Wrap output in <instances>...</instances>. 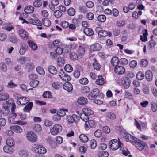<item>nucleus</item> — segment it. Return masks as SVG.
Returning <instances> with one entry per match:
<instances>
[{"label":"nucleus","mask_w":157,"mask_h":157,"mask_svg":"<svg viewBox=\"0 0 157 157\" xmlns=\"http://www.w3.org/2000/svg\"><path fill=\"white\" fill-rule=\"evenodd\" d=\"M33 151L40 154H44L46 152V149L42 145L34 144L32 147Z\"/></svg>","instance_id":"f257e3e1"},{"label":"nucleus","mask_w":157,"mask_h":157,"mask_svg":"<svg viewBox=\"0 0 157 157\" xmlns=\"http://www.w3.org/2000/svg\"><path fill=\"white\" fill-rule=\"evenodd\" d=\"M62 130V126L59 124H55L50 129V132L53 135H56L61 132Z\"/></svg>","instance_id":"f03ea898"},{"label":"nucleus","mask_w":157,"mask_h":157,"mask_svg":"<svg viewBox=\"0 0 157 157\" xmlns=\"http://www.w3.org/2000/svg\"><path fill=\"white\" fill-rule=\"evenodd\" d=\"M96 32L98 33L99 37H105L108 35V32L105 30H103L101 27H98L95 29Z\"/></svg>","instance_id":"7ed1b4c3"},{"label":"nucleus","mask_w":157,"mask_h":157,"mask_svg":"<svg viewBox=\"0 0 157 157\" xmlns=\"http://www.w3.org/2000/svg\"><path fill=\"white\" fill-rule=\"evenodd\" d=\"M135 141L136 147L140 151L143 150L144 147H147V145L146 144L139 139L137 138Z\"/></svg>","instance_id":"20e7f679"},{"label":"nucleus","mask_w":157,"mask_h":157,"mask_svg":"<svg viewBox=\"0 0 157 157\" xmlns=\"http://www.w3.org/2000/svg\"><path fill=\"white\" fill-rule=\"evenodd\" d=\"M29 101V98L21 97L17 99V103L19 105H25L28 103Z\"/></svg>","instance_id":"39448f33"},{"label":"nucleus","mask_w":157,"mask_h":157,"mask_svg":"<svg viewBox=\"0 0 157 157\" xmlns=\"http://www.w3.org/2000/svg\"><path fill=\"white\" fill-rule=\"evenodd\" d=\"M26 138L29 141L31 142H35L37 139L36 135L32 132H29L27 133Z\"/></svg>","instance_id":"423d86ee"},{"label":"nucleus","mask_w":157,"mask_h":157,"mask_svg":"<svg viewBox=\"0 0 157 157\" xmlns=\"http://www.w3.org/2000/svg\"><path fill=\"white\" fill-rule=\"evenodd\" d=\"M99 93V90L98 88L93 89L92 91L88 95V97L90 100H92L97 97Z\"/></svg>","instance_id":"0eeeda50"},{"label":"nucleus","mask_w":157,"mask_h":157,"mask_svg":"<svg viewBox=\"0 0 157 157\" xmlns=\"http://www.w3.org/2000/svg\"><path fill=\"white\" fill-rule=\"evenodd\" d=\"M60 70L61 71L59 73V75L60 77L63 80L65 81H68L71 80V77L63 72L62 69H61Z\"/></svg>","instance_id":"6e6552de"},{"label":"nucleus","mask_w":157,"mask_h":157,"mask_svg":"<svg viewBox=\"0 0 157 157\" xmlns=\"http://www.w3.org/2000/svg\"><path fill=\"white\" fill-rule=\"evenodd\" d=\"M130 79L127 78H124L122 81V86L125 89L128 88L130 85Z\"/></svg>","instance_id":"1a4fd4ad"},{"label":"nucleus","mask_w":157,"mask_h":157,"mask_svg":"<svg viewBox=\"0 0 157 157\" xmlns=\"http://www.w3.org/2000/svg\"><path fill=\"white\" fill-rule=\"evenodd\" d=\"M114 70L116 73L118 75H122L125 72V69L122 66H117L115 67Z\"/></svg>","instance_id":"9d476101"},{"label":"nucleus","mask_w":157,"mask_h":157,"mask_svg":"<svg viewBox=\"0 0 157 157\" xmlns=\"http://www.w3.org/2000/svg\"><path fill=\"white\" fill-rule=\"evenodd\" d=\"M19 34L21 37L23 39L27 40L28 39V33L24 30H21L19 31Z\"/></svg>","instance_id":"9b49d317"},{"label":"nucleus","mask_w":157,"mask_h":157,"mask_svg":"<svg viewBox=\"0 0 157 157\" xmlns=\"http://www.w3.org/2000/svg\"><path fill=\"white\" fill-rule=\"evenodd\" d=\"M64 89L68 92H71L73 90L72 85L70 83L67 82L65 83L63 86Z\"/></svg>","instance_id":"f8f14e48"},{"label":"nucleus","mask_w":157,"mask_h":157,"mask_svg":"<svg viewBox=\"0 0 157 157\" xmlns=\"http://www.w3.org/2000/svg\"><path fill=\"white\" fill-rule=\"evenodd\" d=\"M79 117L75 114H73L71 116H69L67 117V120L69 123H73L75 121V119L78 118Z\"/></svg>","instance_id":"ddd939ff"},{"label":"nucleus","mask_w":157,"mask_h":157,"mask_svg":"<svg viewBox=\"0 0 157 157\" xmlns=\"http://www.w3.org/2000/svg\"><path fill=\"white\" fill-rule=\"evenodd\" d=\"M10 128L14 132L18 133H21L23 130L22 128L18 125L12 126L10 127Z\"/></svg>","instance_id":"4468645a"},{"label":"nucleus","mask_w":157,"mask_h":157,"mask_svg":"<svg viewBox=\"0 0 157 157\" xmlns=\"http://www.w3.org/2000/svg\"><path fill=\"white\" fill-rule=\"evenodd\" d=\"M102 46L99 43H95L90 46L91 49L94 51H99L102 48Z\"/></svg>","instance_id":"2eb2a0df"},{"label":"nucleus","mask_w":157,"mask_h":157,"mask_svg":"<svg viewBox=\"0 0 157 157\" xmlns=\"http://www.w3.org/2000/svg\"><path fill=\"white\" fill-rule=\"evenodd\" d=\"M83 31L84 33L88 36H92L94 34V32L93 30L89 28H85Z\"/></svg>","instance_id":"dca6fc26"},{"label":"nucleus","mask_w":157,"mask_h":157,"mask_svg":"<svg viewBox=\"0 0 157 157\" xmlns=\"http://www.w3.org/2000/svg\"><path fill=\"white\" fill-rule=\"evenodd\" d=\"M17 116V114L15 113H11L9 115L8 121L11 124L15 123V121H14V119Z\"/></svg>","instance_id":"f3484780"},{"label":"nucleus","mask_w":157,"mask_h":157,"mask_svg":"<svg viewBox=\"0 0 157 157\" xmlns=\"http://www.w3.org/2000/svg\"><path fill=\"white\" fill-rule=\"evenodd\" d=\"M34 8L32 6L29 5L26 6L24 10V11L26 14H30L34 11Z\"/></svg>","instance_id":"a211bd4d"},{"label":"nucleus","mask_w":157,"mask_h":157,"mask_svg":"<svg viewBox=\"0 0 157 157\" xmlns=\"http://www.w3.org/2000/svg\"><path fill=\"white\" fill-rule=\"evenodd\" d=\"M28 44L30 48L34 51L38 49V46L36 43L34 41L31 40H28Z\"/></svg>","instance_id":"6ab92c4d"},{"label":"nucleus","mask_w":157,"mask_h":157,"mask_svg":"<svg viewBox=\"0 0 157 157\" xmlns=\"http://www.w3.org/2000/svg\"><path fill=\"white\" fill-rule=\"evenodd\" d=\"M29 23L37 25L38 26H41L42 25V23L39 20L30 19L29 20Z\"/></svg>","instance_id":"aec40b11"},{"label":"nucleus","mask_w":157,"mask_h":157,"mask_svg":"<svg viewBox=\"0 0 157 157\" xmlns=\"http://www.w3.org/2000/svg\"><path fill=\"white\" fill-rule=\"evenodd\" d=\"M27 48V45L25 44H22L19 51L20 54L21 55H23L26 51Z\"/></svg>","instance_id":"412c9836"},{"label":"nucleus","mask_w":157,"mask_h":157,"mask_svg":"<svg viewBox=\"0 0 157 157\" xmlns=\"http://www.w3.org/2000/svg\"><path fill=\"white\" fill-rule=\"evenodd\" d=\"M120 145L121 144L120 142H116V143H115L111 144L110 145V147L111 149H112L113 150H115L118 149L120 146Z\"/></svg>","instance_id":"4be33fe9"},{"label":"nucleus","mask_w":157,"mask_h":157,"mask_svg":"<svg viewBox=\"0 0 157 157\" xmlns=\"http://www.w3.org/2000/svg\"><path fill=\"white\" fill-rule=\"evenodd\" d=\"M9 98V95L6 92H2L0 93V101H3Z\"/></svg>","instance_id":"5701e85b"},{"label":"nucleus","mask_w":157,"mask_h":157,"mask_svg":"<svg viewBox=\"0 0 157 157\" xmlns=\"http://www.w3.org/2000/svg\"><path fill=\"white\" fill-rule=\"evenodd\" d=\"M78 104L83 105L86 104L88 102L87 98L84 97H81L79 98L77 101Z\"/></svg>","instance_id":"b1692460"},{"label":"nucleus","mask_w":157,"mask_h":157,"mask_svg":"<svg viewBox=\"0 0 157 157\" xmlns=\"http://www.w3.org/2000/svg\"><path fill=\"white\" fill-rule=\"evenodd\" d=\"M145 76L147 80L149 81H151L152 79V73L150 70H147L146 71L145 73Z\"/></svg>","instance_id":"393cba45"},{"label":"nucleus","mask_w":157,"mask_h":157,"mask_svg":"<svg viewBox=\"0 0 157 157\" xmlns=\"http://www.w3.org/2000/svg\"><path fill=\"white\" fill-rule=\"evenodd\" d=\"M104 83V79L102 78L101 75H99L98 79L96 81V83L97 85H102Z\"/></svg>","instance_id":"a878e982"},{"label":"nucleus","mask_w":157,"mask_h":157,"mask_svg":"<svg viewBox=\"0 0 157 157\" xmlns=\"http://www.w3.org/2000/svg\"><path fill=\"white\" fill-rule=\"evenodd\" d=\"M33 105V102H29L23 109V111L25 112H28L30 111L32 109Z\"/></svg>","instance_id":"bb28decb"},{"label":"nucleus","mask_w":157,"mask_h":157,"mask_svg":"<svg viewBox=\"0 0 157 157\" xmlns=\"http://www.w3.org/2000/svg\"><path fill=\"white\" fill-rule=\"evenodd\" d=\"M48 70L49 73L53 75L56 74L58 72L56 68L52 65L48 67Z\"/></svg>","instance_id":"cd10ccee"},{"label":"nucleus","mask_w":157,"mask_h":157,"mask_svg":"<svg viewBox=\"0 0 157 157\" xmlns=\"http://www.w3.org/2000/svg\"><path fill=\"white\" fill-rule=\"evenodd\" d=\"M120 62V60H119L118 58L117 57H113L112 58L111 60V64L115 67L117 66L118 63Z\"/></svg>","instance_id":"c85d7f7f"},{"label":"nucleus","mask_w":157,"mask_h":157,"mask_svg":"<svg viewBox=\"0 0 157 157\" xmlns=\"http://www.w3.org/2000/svg\"><path fill=\"white\" fill-rule=\"evenodd\" d=\"M34 68V66L33 63L29 62L26 63L25 69L28 71H30Z\"/></svg>","instance_id":"c756f323"},{"label":"nucleus","mask_w":157,"mask_h":157,"mask_svg":"<svg viewBox=\"0 0 157 157\" xmlns=\"http://www.w3.org/2000/svg\"><path fill=\"white\" fill-rule=\"evenodd\" d=\"M83 112L85 113L88 116H90L94 114V112L91 109L87 108L82 109Z\"/></svg>","instance_id":"7c9ffc66"},{"label":"nucleus","mask_w":157,"mask_h":157,"mask_svg":"<svg viewBox=\"0 0 157 157\" xmlns=\"http://www.w3.org/2000/svg\"><path fill=\"white\" fill-rule=\"evenodd\" d=\"M80 118L85 122H87L89 120V116L85 113H82L80 114Z\"/></svg>","instance_id":"2f4dec72"},{"label":"nucleus","mask_w":157,"mask_h":157,"mask_svg":"<svg viewBox=\"0 0 157 157\" xmlns=\"http://www.w3.org/2000/svg\"><path fill=\"white\" fill-rule=\"evenodd\" d=\"M3 150L5 152L7 153H10L13 152L12 147L8 145L5 146L3 147Z\"/></svg>","instance_id":"473e14b6"},{"label":"nucleus","mask_w":157,"mask_h":157,"mask_svg":"<svg viewBox=\"0 0 157 157\" xmlns=\"http://www.w3.org/2000/svg\"><path fill=\"white\" fill-rule=\"evenodd\" d=\"M124 136L126 139L130 141H133L132 140H133L135 141L136 139H137L135 137L131 135L130 134L128 133H125L124 134Z\"/></svg>","instance_id":"72a5a7b5"},{"label":"nucleus","mask_w":157,"mask_h":157,"mask_svg":"<svg viewBox=\"0 0 157 157\" xmlns=\"http://www.w3.org/2000/svg\"><path fill=\"white\" fill-rule=\"evenodd\" d=\"M42 97L44 98H50L52 97V94L49 91H46L44 92L42 95Z\"/></svg>","instance_id":"f704fd0d"},{"label":"nucleus","mask_w":157,"mask_h":157,"mask_svg":"<svg viewBox=\"0 0 157 157\" xmlns=\"http://www.w3.org/2000/svg\"><path fill=\"white\" fill-rule=\"evenodd\" d=\"M85 49L83 46H79L78 50L79 56H82L84 53Z\"/></svg>","instance_id":"c9c22d12"},{"label":"nucleus","mask_w":157,"mask_h":157,"mask_svg":"<svg viewBox=\"0 0 157 157\" xmlns=\"http://www.w3.org/2000/svg\"><path fill=\"white\" fill-rule=\"evenodd\" d=\"M42 4V2L41 0H35L33 3V5L35 7H39Z\"/></svg>","instance_id":"e433bc0d"},{"label":"nucleus","mask_w":157,"mask_h":157,"mask_svg":"<svg viewBox=\"0 0 157 157\" xmlns=\"http://www.w3.org/2000/svg\"><path fill=\"white\" fill-rule=\"evenodd\" d=\"M79 138L80 140L84 143L87 142L88 140L87 136L84 134H81L79 136Z\"/></svg>","instance_id":"4c0bfd02"},{"label":"nucleus","mask_w":157,"mask_h":157,"mask_svg":"<svg viewBox=\"0 0 157 157\" xmlns=\"http://www.w3.org/2000/svg\"><path fill=\"white\" fill-rule=\"evenodd\" d=\"M19 153L21 157H27L29 155L27 151L23 150L20 151Z\"/></svg>","instance_id":"58836bf2"},{"label":"nucleus","mask_w":157,"mask_h":157,"mask_svg":"<svg viewBox=\"0 0 157 157\" xmlns=\"http://www.w3.org/2000/svg\"><path fill=\"white\" fill-rule=\"evenodd\" d=\"M39 82L37 80H33L31 81L29 83L30 86L33 88L36 87L38 84Z\"/></svg>","instance_id":"ea45409f"},{"label":"nucleus","mask_w":157,"mask_h":157,"mask_svg":"<svg viewBox=\"0 0 157 157\" xmlns=\"http://www.w3.org/2000/svg\"><path fill=\"white\" fill-rule=\"evenodd\" d=\"M42 22L44 25L45 26L48 27L51 25L50 21L48 18H44L42 20Z\"/></svg>","instance_id":"a19ab883"},{"label":"nucleus","mask_w":157,"mask_h":157,"mask_svg":"<svg viewBox=\"0 0 157 157\" xmlns=\"http://www.w3.org/2000/svg\"><path fill=\"white\" fill-rule=\"evenodd\" d=\"M14 142L13 140L10 138L7 139L6 141V143L7 145L13 147L14 145Z\"/></svg>","instance_id":"79ce46f5"},{"label":"nucleus","mask_w":157,"mask_h":157,"mask_svg":"<svg viewBox=\"0 0 157 157\" xmlns=\"http://www.w3.org/2000/svg\"><path fill=\"white\" fill-rule=\"evenodd\" d=\"M136 78L139 80H141L144 79V75L143 73L141 71H139L136 75Z\"/></svg>","instance_id":"37998d69"},{"label":"nucleus","mask_w":157,"mask_h":157,"mask_svg":"<svg viewBox=\"0 0 157 157\" xmlns=\"http://www.w3.org/2000/svg\"><path fill=\"white\" fill-rule=\"evenodd\" d=\"M94 62L93 63V66L94 69L97 70L100 68V65L95 59H94Z\"/></svg>","instance_id":"c03bdc74"},{"label":"nucleus","mask_w":157,"mask_h":157,"mask_svg":"<svg viewBox=\"0 0 157 157\" xmlns=\"http://www.w3.org/2000/svg\"><path fill=\"white\" fill-rule=\"evenodd\" d=\"M67 12L70 16H72L75 14V11L74 8H70L68 10Z\"/></svg>","instance_id":"a18cd8bd"},{"label":"nucleus","mask_w":157,"mask_h":157,"mask_svg":"<svg viewBox=\"0 0 157 157\" xmlns=\"http://www.w3.org/2000/svg\"><path fill=\"white\" fill-rule=\"evenodd\" d=\"M79 82L82 85H86L88 83L89 81L87 78L84 77L80 79L79 81Z\"/></svg>","instance_id":"49530a36"},{"label":"nucleus","mask_w":157,"mask_h":157,"mask_svg":"<svg viewBox=\"0 0 157 157\" xmlns=\"http://www.w3.org/2000/svg\"><path fill=\"white\" fill-rule=\"evenodd\" d=\"M81 91L84 93H88L90 91V88L87 86H83L81 88Z\"/></svg>","instance_id":"de8ad7c7"},{"label":"nucleus","mask_w":157,"mask_h":157,"mask_svg":"<svg viewBox=\"0 0 157 157\" xmlns=\"http://www.w3.org/2000/svg\"><path fill=\"white\" fill-rule=\"evenodd\" d=\"M27 57H22L17 59V61L20 64H24L27 59Z\"/></svg>","instance_id":"09e8293b"},{"label":"nucleus","mask_w":157,"mask_h":157,"mask_svg":"<svg viewBox=\"0 0 157 157\" xmlns=\"http://www.w3.org/2000/svg\"><path fill=\"white\" fill-rule=\"evenodd\" d=\"M97 19L99 21L104 22L106 19V17L104 15H100L98 17Z\"/></svg>","instance_id":"8fccbe9b"},{"label":"nucleus","mask_w":157,"mask_h":157,"mask_svg":"<svg viewBox=\"0 0 157 157\" xmlns=\"http://www.w3.org/2000/svg\"><path fill=\"white\" fill-rule=\"evenodd\" d=\"M106 115L108 118L111 119H115L116 117L115 115L112 113H107Z\"/></svg>","instance_id":"3c124183"},{"label":"nucleus","mask_w":157,"mask_h":157,"mask_svg":"<svg viewBox=\"0 0 157 157\" xmlns=\"http://www.w3.org/2000/svg\"><path fill=\"white\" fill-rule=\"evenodd\" d=\"M41 130V127L39 124L35 125L33 128V130L37 133L40 132Z\"/></svg>","instance_id":"603ef678"},{"label":"nucleus","mask_w":157,"mask_h":157,"mask_svg":"<svg viewBox=\"0 0 157 157\" xmlns=\"http://www.w3.org/2000/svg\"><path fill=\"white\" fill-rule=\"evenodd\" d=\"M64 69L66 71L68 72H70L72 71L73 68L71 65L70 64H67L65 66Z\"/></svg>","instance_id":"864d4df0"},{"label":"nucleus","mask_w":157,"mask_h":157,"mask_svg":"<svg viewBox=\"0 0 157 157\" xmlns=\"http://www.w3.org/2000/svg\"><path fill=\"white\" fill-rule=\"evenodd\" d=\"M151 109L153 112H155L157 110V103L154 102H152L151 105Z\"/></svg>","instance_id":"5fc2aeb1"},{"label":"nucleus","mask_w":157,"mask_h":157,"mask_svg":"<svg viewBox=\"0 0 157 157\" xmlns=\"http://www.w3.org/2000/svg\"><path fill=\"white\" fill-rule=\"evenodd\" d=\"M125 78H132L135 76L134 74L132 72L128 71L126 72L125 74Z\"/></svg>","instance_id":"6e6d98bb"},{"label":"nucleus","mask_w":157,"mask_h":157,"mask_svg":"<svg viewBox=\"0 0 157 157\" xmlns=\"http://www.w3.org/2000/svg\"><path fill=\"white\" fill-rule=\"evenodd\" d=\"M140 64L142 67H145L147 65V61L146 59H143L140 61Z\"/></svg>","instance_id":"4d7b16f0"},{"label":"nucleus","mask_w":157,"mask_h":157,"mask_svg":"<svg viewBox=\"0 0 157 157\" xmlns=\"http://www.w3.org/2000/svg\"><path fill=\"white\" fill-rule=\"evenodd\" d=\"M17 85L15 84L12 80H11L8 83L7 86V87L10 88H14L17 86Z\"/></svg>","instance_id":"13d9d810"},{"label":"nucleus","mask_w":157,"mask_h":157,"mask_svg":"<svg viewBox=\"0 0 157 157\" xmlns=\"http://www.w3.org/2000/svg\"><path fill=\"white\" fill-rule=\"evenodd\" d=\"M37 72L40 75H44L45 72L43 68L41 67H38L36 68Z\"/></svg>","instance_id":"bf43d9fd"},{"label":"nucleus","mask_w":157,"mask_h":157,"mask_svg":"<svg viewBox=\"0 0 157 157\" xmlns=\"http://www.w3.org/2000/svg\"><path fill=\"white\" fill-rule=\"evenodd\" d=\"M97 146L96 140L94 139H92L90 141V147L92 149H94Z\"/></svg>","instance_id":"052dcab7"},{"label":"nucleus","mask_w":157,"mask_h":157,"mask_svg":"<svg viewBox=\"0 0 157 157\" xmlns=\"http://www.w3.org/2000/svg\"><path fill=\"white\" fill-rule=\"evenodd\" d=\"M54 14L56 18H59L62 16V13L59 10H57L55 11Z\"/></svg>","instance_id":"680f3d73"},{"label":"nucleus","mask_w":157,"mask_h":157,"mask_svg":"<svg viewBox=\"0 0 157 157\" xmlns=\"http://www.w3.org/2000/svg\"><path fill=\"white\" fill-rule=\"evenodd\" d=\"M120 62L121 65H126L128 63V61L125 58H121L120 60Z\"/></svg>","instance_id":"e2e57ef3"},{"label":"nucleus","mask_w":157,"mask_h":157,"mask_svg":"<svg viewBox=\"0 0 157 157\" xmlns=\"http://www.w3.org/2000/svg\"><path fill=\"white\" fill-rule=\"evenodd\" d=\"M79 11L82 13H86L87 12L86 8L84 6H81L79 7Z\"/></svg>","instance_id":"0e129e2a"},{"label":"nucleus","mask_w":157,"mask_h":157,"mask_svg":"<svg viewBox=\"0 0 157 157\" xmlns=\"http://www.w3.org/2000/svg\"><path fill=\"white\" fill-rule=\"evenodd\" d=\"M73 75L75 78H78L80 75V71L78 69L75 70L73 73Z\"/></svg>","instance_id":"69168bd1"},{"label":"nucleus","mask_w":157,"mask_h":157,"mask_svg":"<svg viewBox=\"0 0 157 157\" xmlns=\"http://www.w3.org/2000/svg\"><path fill=\"white\" fill-rule=\"evenodd\" d=\"M2 27L3 29L9 31H11L14 29L13 27L10 26L8 25H4Z\"/></svg>","instance_id":"338daca9"},{"label":"nucleus","mask_w":157,"mask_h":157,"mask_svg":"<svg viewBox=\"0 0 157 157\" xmlns=\"http://www.w3.org/2000/svg\"><path fill=\"white\" fill-rule=\"evenodd\" d=\"M64 62L63 59L61 57H59L57 59V64L58 65H62Z\"/></svg>","instance_id":"774afa93"}]
</instances>
